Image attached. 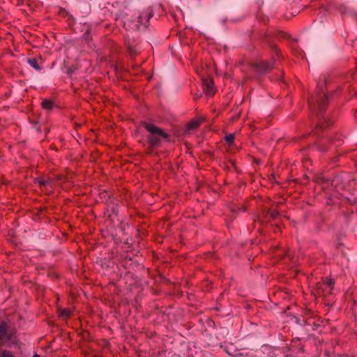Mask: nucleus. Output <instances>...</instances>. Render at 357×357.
Here are the masks:
<instances>
[{"instance_id": "1", "label": "nucleus", "mask_w": 357, "mask_h": 357, "mask_svg": "<svg viewBox=\"0 0 357 357\" xmlns=\"http://www.w3.org/2000/svg\"><path fill=\"white\" fill-rule=\"evenodd\" d=\"M328 82V77L324 75L323 81L317 83V89L314 93L309 99V106L311 109L317 112L319 115L325 111L331 98L335 93V91L328 93L325 89Z\"/></svg>"}, {"instance_id": "2", "label": "nucleus", "mask_w": 357, "mask_h": 357, "mask_svg": "<svg viewBox=\"0 0 357 357\" xmlns=\"http://www.w3.org/2000/svg\"><path fill=\"white\" fill-rule=\"evenodd\" d=\"M272 37L273 36L270 33L267 32L264 33L263 36L264 40L269 45L275 55H273L272 59L268 61L260 60L251 64L252 68H253L255 71L259 74H266L271 72L275 65V56H278L279 55V50L270 41Z\"/></svg>"}, {"instance_id": "3", "label": "nucleus", "mask_w": 357, "mask_h": 357, "mask_svg": "<svg viewBox=\"0 0 357 357\" xmlns=\"http://www.w3.org/2000/svg\"><path fill=\"white\" fill-rule=\"evenodd\" d=\"M142 126L149 132L147 141L151 147L155 148L160 146L162 139H169V135L162 129L153 123L146 121L142 122Z\"/></svg>"}, {"instance_id": "4", "label": "nucleus", "mask_w": 357, "mask_h": 357, "mask_svg": "<svg viewBox=\"0 0 357 357\" xmlns=\"http://www.w3.org/2000/svg\"><path fill=\"white\" fill-rule=\"evenodd\" d=\"M154 15V12L151 8L141 12L139 15L130 22L129 26L133 30H139L141 26L147 27L149 20Z\"/></svg>"}, {"instance_id": "5", "label": "nucleus", "mask_w": 357, "mask_h": 357, "mask_svg": "<svg viewBox=\"0 0 357 357\" xmlns=\"http://www.w3.org/2000/svg\"><path fill=\"white\" fill-rule=\"evenodd\" d=\"M335 284L333 279H328L326 282L317 284V294L319 296L326 297L331 294Z\"/></svg>"}, {"instance_id": "6", "label": "nucleus", "mask_w": 357, "mask_h": 357, "mask_svg": "<svg viewBox=\"0 0 357 357\" xmlns=\"http://www.w3.org/2000/svg\"><path fill=\"white\" fill-rule=\"evenodd\" d=\"M280 216V213L276 210H273L271 208L265 207L262 210V215L259 216L258 220L259 222H263L264 220H267L268 218H271L272 220H278Z\"/></svg>"}, {"instance_id": "7", "label": "nucleus", "mask_w": 357, "mask_h": 357, "mask_svg": "<svg viewBox=\"0 0 357 357\" xmlns=\"http://www.w3.org/2000/svg\"><path fill=\"white\" fill-rule=\"evenodd\" d=\"M99 194L101 199H103L107 206L110 204V203L116 199L114 197L112 192L107 190H102Z\"/></svg>"}, {"instance_id": "8", "label": "nucleus", "mask_w": 357, "mask_h": 357, "mask_svg": "<svg viewBox=\"0 0 357 357\" xmlns=\"http://www.w3.org/2000/svg\"><path fill=\"white\" fill-rule=\"evenodd\" d=\"M203 84L206 94L207 96H213L215 93L213 80L205 79L203 81Z\"/></svg>"}, {"instance_id": "9", "label": "nucleus", "mask_w": 357, "mask_h": 357, "mask_svg": "<svg viewBox=\"0 0 357 357\" xmlns=\"http://www.w3.org/2000/svg\"><path fill=\"white\" fill-rule=\"evenodd\" d=\"M332 124V122L328 119L327 117L322 116L321 119L319 120V122L316 126V131L319 129L324 130L326 127L329 126Z\"/></svg>"}, {"instance_id": "10", "label": "nucleus", "mask_w": 357, "mask_h": 357, "mask_svg": "<svg viewBox=\"0 0 357 357\" xmlns=\"http://www.w3.org/2000/svg\"><path fill=\"white\" fill-rule=\"evenodd\" d=\"M107 206L111 209V211L114 215H118L119 209V201L116 198L113 200L110 204H108Z\"/></svg>"}, {"instance_id": "11", "label": "nucleus", "mask_w": 357, "mask_h": 357, "mask_svg": "<svg viewBox=\"0 0 357 357\" xmlns=\"http://www.w3.org/2000/svg\"><path fill=\"white\" fill-rule=\"evenodd\" d=\"M127 51L130 56H135L140 52V49L137 46H132L130 44L127 45Z\"/></svg>"}, {"instance_id": "12", "label": "nucleus", "mask_w": 357, "mask_h": 357, "mask_svg": "<svg viewBox=\"0 0 357 357\" xmlns=\"http://www.w3.org/2000/svg\"><path fill=\"white\" fill-rule=\"evenodd\" d=\"M27 63L35 70L40 71L43 69V67L38 63V60L36 58H30L27 59Z\"/></svg>"}, {"instance_id": "13", "label": "nucleus", "mask_w": 357, "mask_h": 357, "mask_svg": "<svg viewBox=\"0 0 357 357\" xmlns=\"http://www.w3.org/2000/svg\"><path fill=\"white\" fill-rule=\"evenodd\" d=\"M201 125V121L199 119H193L190 121L187 125V129L188 130H196Z\"/></svg>"}, {"instance_id": "14", "label": "nucleus", "mask_w": 357, "mask_h": 357, "mask_svg": "<svg viewBox=\"0 0 357 357\" xmlns=\"http://www.w3.org/2000/svg\"><path fill=\"white\" fill-rule=\"evenodd\" d=\"M59 317L65 319H68L71 315V310L70 309L61 308L59 310Z\"/></svg>"}, {"instance_id": "15", "label": "nucleus", "mask_w": 357, "mask_h": 357, "mask_svg": "<svg viewBox=\"0 0 357 357\" xmlns=\"http://www.w3.org/2000/svg\"><path fill=\"white\" fill-rule=\"evenodd\" d=\"M268 357H283L281 349L279 348H274L269 351L268 353Z\"/></svg>"}, {"instance_id": "16", "label": "nucleus", "mask_w": 357, "mask_h": 357, "mask_svg": "<svg viewBox=\"0 0 357 357\" xmlns=\"http://www.w3.org/2000/svg\"><path fill=\"white\" fill-rule=\"evenodd\" d=\"M42 107L47 110H51L54 108V102L48 99H45L41 103Z\"/></svg>"}, {"instance_id": "17", "label": "nucleus", "mask_w": 357, "mask_h": 357, "mask_svg": "<svg viewBox=\"0 0 357 357\" xmlns=\"http://www.w3.org/2000/svg\"><path fill=\"white\" fill-rule=\"evenodd\" d=\"M235 136L234 134H229L225 137V141L227 144L231 146L234 142Z\"/></svg>"}, {"instance_id": "18", "label": "nucleus", "mask_w": 357, "mask_h": 357, "mask_svg": "<svg viewBox=\"0 0 357 357\" xmlns=\"http://www.w3.org/2000/svg\"><path fill=\"white\" fill-rule=\"evenodd\" d=\"M35 183H38L40 186H47L50 184V181L49 180L40 179L37 178L35 180Z\"/></svg>"}, {"instance_id": "19", "label": "nucleus", "mask_w": 357, "mask_h": 357, "mask_svg": "<svg viewBox=\"0 0 357 357\" xmlns=\"http://www.w3.org/2000/svg\"><path fill=\"white\" fill-rule=\"evenodd\" d=\"M0 357H15L11 351L2 349L0 351Z\"/></svg>"}, {"instance_id": "20", "label": "nucleus", "mask_w": 357, "mask_h": 357, "mask_svg": "<svg viewBox=\"0 0 357 357\" xmlns=\"http://www.w3.org/2000/svg\"><path fill=\"white\" fill-rule=\"evenodd\" d=\"M317 146H318L319 150L322 152L326 151L328 149V148H327L325 146V143L324 142L319 143L317 144Z\"/></svg>"}, {"instance_id": "21", "label": "nucleus", "mask_w": 357, "mask_h": 357, "mask_svg": "<svg viewBox=\"0 0 357 357\" xmlns=\"http://www.w3.org/2000/svg\"><path fill=\"white\" fill-rule=\"evenodd\" d=\"M340 137V136H338V137H335V138H330V139H329V142H330V144L335 143L336 141H337L339 143H338L337 145H335V146H340V145L341 144Z\"/></svg>"}, {"instance_id": "22", "label": "nucleus", "mask_w": 357, "mask_h": 357, "mask_svg": "<svg viewBox=\"0 0 357 357\" xmlns=\"http://www.w3.org/2000/svg\"><path fill=\"white\" fill-rule=\"evenodd\" d=\"M340 180L338 178H335L332 181V185H335V188H337V185L338 184Z\"/></svg>"}, {"instance_id": "23", "label": "nucleus", "mask_w": 357, "mask_h": 357, "mask_svg": "<svg viewBox=\"0 0 357 357\" xmlns=\"http://www.w3.org/2000/svg\"><path fill=\"white\" fill-rule=\"evenodd\" d=\"M238 210L241 211H243L244 212V211H245L246 209H245V207H242L241 208H238Z\"/></svg>"}, {"instance_id": "24", "label": "nucleus", "mask_w": 357, "mask_h": 357, "mask_svg": "<svg viewBox=\"0 0 357 357\" xmlns=\"http://www.w3.org/2000/svg\"><path fill=\"white\" fill-rule=\"evenodd\" d=\"M33 357H41V356L37 354H35Z\"/></svg>"}, {"instance_id": "25", "label": "nucleus", "mask_w": 357, "mask_h": 357, "mask_svg": "<svg viewBox=\"0 0 357 357\" xmlns=\"http://www.w3.org/2000/svg\"><path fill=\"white\" fill-rule=\"evenodd\" d=\"M345 10H346V8L345 7H343V9L342 10H340V11L343 13L345 12Z\"/></svg>"}, {"instance_id": "26", "label": "nucleus", "mask_w": 357, "mask_h": 357, "mask_svg": "<svg viewBox=\"0 0 357 357\" xmlns=\"http://www.w3.org/2000/svg\"><path fill=\"white\" fill-rule=\"evenodd\" d=\"M252 357H256V356H252Z\"/></svg>"}]
</instances>
